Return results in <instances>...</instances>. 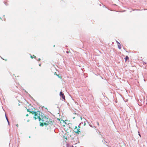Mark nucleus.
<instances>
[{
    "instance_id": "f3484780",
    "label": "nucleus",
    "mask_w": 147,
    "mask_h": 147,
    "mask_svg": "<svg viewBox=\"0 0 147 147\" xmlns=\"http://www.w3.org/2000/svg\"><path fill=\"white\" fill-rule=\"evenodd\" d=\"M6 119H7V121H8V122L9 123V121H8V119H7V117H6Z\"/></svg>"
},
{
    "instance_id": "aec40b11",
    "label": "nucleus",
    "mask_w": 147,
    "mask_h": 147,
    "mask_svg": "<svg viewBox=\"0 0 147 147\" xmlns=\"http://www.w3.org/2000/svg\"><path fill=\"white\" fill-rule=\"evenodd\" d=\"M39 65V66H41V64H40Z\"/></svg>"
},
{
    "instance_id": "1a4fd4ad",
    "label": "nucleus",
    "mask_w": 147,
    "mask_h": 147,
    "mask_svg": "<svg viewBox=\"0 0 147 147\" xmlns=\"http://www.w3.org/2000/svg\"><path fill=\"white\" fill-rule=\"evenodd\" d=\"M31 58L32 59H33V58H36V57L33 55V56H31Z\"/></svg>"
},
{
    "instance_id": "6ab92c4d",
    "label": "nucleus",
    "mask_w": 147,
    "mask_h": 147,
    "mask_svg": "<svg viewBox=\"0 0 147 147\" xmlns=\"http://www.w3.org/2000/svg\"><path fill=\"white\" fill-rule=\"evenodd\" d=\"M29 121V120L28 119L27 120V121L28 122Z\"/></svg>"
},
{
    "instance_id": "f257e3e1",
    "label": "nucleus",
    "mask_w": 147,
    "mask_h": 147,
    "mask_svg": "<svg viewBox=\"0 0 147 147\" xmlns=\"http://www.w3.org/2000/svg\"><path fill=\"white\" fill-rule=\"evenodd\" d=\"M40 125L43 126L44 125L47 126L48 125H52L53 122L51 119L47 118L46 116H41L40 119L39 120Z\"/></svg>"
},
{
    "instance_id": "a211bd4d",
    "label": "nucleus",
    "mask_w": 147,
    "mask_h": 147,
    "mask_svg": "<svg viewBox=\"0 0 147 147\" xmlns=\"http://www.w3.org/2000/svg\"><path fill=\"white\" fill-rule=\"evenodd\" d=\"M139 136L140 137H141V135H140V134H139Z\"/></svg>"
},
{
    "instance_id": "6e6552de",
    "label": "nucleus",
    "mask_w": 147,
    "mask_h": 147,
    "mask_svg": "<svg viewBox=\"0 0 147 147\" xmlns=\"http://www.w3.org/2000/svg\"><path fill=\"white\" fill-rule=\"evenodd\" d=\"M129 59V57L127 56H126L125 58V61H126L127 60H128Z\"/></svg>"
},
{
    "instance_id": "dca6fc26",
    "label": "nucleus",
    "mask_w": 147,
    "mask_h": 147,
    "mask_svg": "<svg viewBox=\"0 0 147 147\" xmlns=\"http://www.w3.org/2000/svg\"><path fill=\"white\" fill-rule=\"evenodd\" d=\"M28 116V114H27L26 115V116L27 117V116Z\"/></svg>"
},
{
    "instance_id": "ddd939ff",
    "label": "nucleus",
    "mask_w": 147,
    "mask_h": 147,
    "mask_svg": "<svg viewBox=\"0 0 147 147\" xmlns=\"http://www.w3.org/2000/svg\"><path fill=\"white\" fill-rule=\"evenodd\" d=\"M97 125L98 126H99V123L98 122H97Z\"/></svg>"
},
{
    "instance_id": "7ed1b4c3",
    "label": "nucleus",
    "mask_w": 147,
    "mask_h": 147,
    "mask_svg": "<svg viewBox=\"0 0 147 147\" xmlns=\"http://www.w3.org/2000/svg\"><path fill=\"white\" fill-rule=\"evenodd\" d=\"M80 128V127L79 125L78 126H75L73 130L76 134H78L81 133Z\"/></svg>"
},
{
    "instance_id": "9d476101",
    "label": "nucleus",
    "mask_w": 147,
    "mask_h": 147,
    "mask_svg": "<svg viewBox=\"0 0 147 147\" xmlns=\"http://www.w3.org/2000/svg\"><path fill=\"white\" fill-rule=\"evenodd\" d=\"M57 76L60 79H61L62 78V77L61 76H60L58 74L57 75Z\"/></svg>"
},
{
    "instance_id": "4be33fe9",
    "label": "nucleus",
    "mask_w": 147,
    "mask_h": 147,
    "mask_svg": "<svg viewBox=\"0 0 147 147\" xmlns=\"http://www.w3.org/2000/svg\"><path fill=\"white\" fill-rule=\"evenodd\" d=\"M55 45H54L53 46V47H55Z\"/></svg>"
},
{
    "instance_id": "412c9836",
    "label": "nucleus",
    "mask_w": 147,
    "mask_h": 147,
    "mask_svg": "<svg viewBox=\"0 0 147 147\" xmlns=\"http://www.w3.org/2000/svg\"><path fill=\"white\" fill-rule=\"evenodd\" d=\"M64 125H65V123H64Z\"/></svg>"
},
{
    "instance_id": "9b49d317",
    "label": "nucleus",
    "mask_w": 147,
    "mask_h": 147,
    "mask_svg": "<svg viewBox=\"0 0 147 147\" xmlns=\"http://www.w3.org/2000/svg\"><path fill=\"white\" fill-rule=\"evenodd\" d=\"M54 74L55 75H56L57 76V73H56V72H55L54 73Z\"/></svg>"
},
{
    "instance_id": "5701e85b",
    "label": "nucleus",
    "mask_w": 147,
    "mask_h": 147,
    "mask_svg": "<svg viewBox=\"0 0 147 147\" xmlns=\"http://www.w3.org/2000/svg\"><path fill=\"white\" fill-rule=\"evenodd\" d=\"M72 147H73V146H72Z\"/></svg>"
},
{
    "instance_id": "2eb2a0df",
    "label": "nucleus",
    "mask_w": 147,
    "mask_h": 147,
    "mask_svg": "<svg viewBox=\"0 0 147 147\" xmlns=\"http://www.w3.org/2000/svg\"><path fill=\"white\" fill-rule=\"evenodd\" d=\"M41 59L40 58L38 59V61H40V60Z\"/></svg>"
},
{
    "instance_id": "423d86ee",
    "label": "nucleus",
    "mask_w": 147,
    "mask_h": 147,
    "mask_svg": "<svg viewBox=\"0 0 147 147\" xmlns=\"http://www.w3.org/2000/svg\"><path fill=\"white\" fill-rule=\"evenodd\" d=\"M27 111L28 112H29L30 113L34 115L35 114V113H36V112L33 111H31L30 109H27Z\"/></svg>"
},
{
    "instance_id": "f8f14e48",
    "label": "nucleus",
    "mask_w": 147,
    "mask_h": 147,
    "mask_svg": "<svg viewBox=\"0 0 147 147\" xmlns=\"http://www.w3.org/2000/svg\"><path fill=\"white\" fill-rule=\"evenodd\" d=\"M16 126L17 127H18V126H19L18 124H16Z\"/></svg>"
},
{
    "instance_id": "20e7f679",
    "label": "nucleus",
    "mask_w": 147,
    "mask_h": 147,
    "mask_svg": "<svg viewBox=\"0 0 147 147\" xmlns=\"http://www.w3.org/2000/svg\"><path fill=\"white\" fill-rule=\"evenodd\" d=\"M40 112L39 111H38L37 112H36L35 114L34 115V118L35 119H38L39 120L40 119V118L41 117V116L40 115Z\"/></svg>"
},
{
    "instance_id": "39448f33",
    "label": "nucleus",
    "mask_w": 147,
    "mask_h": 147,
    "mask_svg": "<svg viewBox=\"0 0 147 147\" xmlns=\"http://www.w3.org/2000/svg\"><path fill=\"white\" fill-rule=\"evenodd\" d=\"M60 96L64 100H65V96L64 95V94L63 93L62 91L60 92Z\"/></svg>"
},
{
    "instance_id": "4468645a",
    "label": "nucleus",
    "mask_w": 147,
    "mask_h": 147,
    "mask_svg": "<svg viewBox=\"0 0 147 147\" xmlns=\"http://www.w3.org/2000/svg\"><path fill=\"white\" fill-rule=\"evenodd\" d=\"M70 52L69 51H66V53H69Z\"/></svg>"
},
{
    "instance_id": "f03ea898",
    "label": "nucleus",
    "mask_w": 147,
    "mask_h": 147,
    "mask_svg": "<svg viewBox=\"0 0 147 147\" xmlns=\"http://www.w3.org/2000/svg\"><path fill=\"white\" fill-rule=\"evenodd\" d=\"M61 123L63 127H66L67 128L69 127V128L71 129L72 130H73L75 127L74 125L72 123H69L67 124L63 120L61 121Z\"/></svg>"
},
{
    "instance_id": "0eeeda50",
    "label": "nucleus",
    "mask_w": 147,
    "mask_h": 147,
    "mask_svg": "<svg viewBox=\"0 0 147 147\" xmlns=\"http://www.w3.org/2000/svg\"><path fill=\"white\" fill-rule=\"evenodd\" d=\"M117 45H118V48H119V49H121V44L118 42H117Z\"/></svg>"
}]
</instances>
